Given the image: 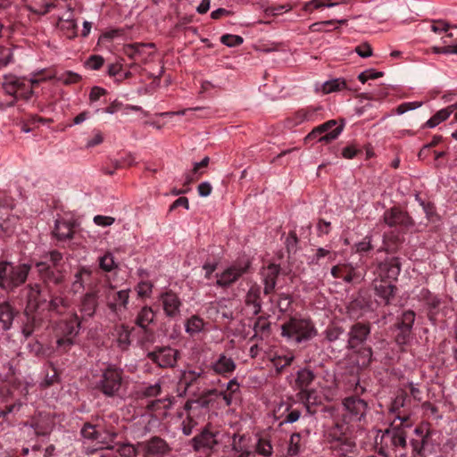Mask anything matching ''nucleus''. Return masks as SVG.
<instances>
[{
	"label": "nucleus",
	"mask_w": 457,
	"mask_h": 457,
	"mask_svg": "<svg viewBox=\"0 0 457 457\" xmlns=\"http://www.w3.org/2000/svg\"><path fill=\"white\" fill-rule=\"evenodd\" d=\"M431 435L427 423L415 428L409 443L403 428L386 429L381 436L379 453L386 457H426Z\"/></svg>",
	"instance_id": "f257e3e1"
},
{
	"label": "nucleus",
	"mask_w": 457,
	"mask_h": 457,
	"mask_svg": "<svg viewBox=\"0 0 457 457\" xmlns=\"http://www.w3.org/2000/svg\"><path fill=\"white\" fill-rule=\"evenodd\" d=\"M401 271L398 257H393L381 262L377 268L373 287L376 295L382 299L386 305L395 297L396 287L393 284Z\"/></svg>",
	"instance_id": "f03ea898"
},
{
	"label": "nucleus",
	"mask_w": 457,
	"mask_h": 457,
	"mask_svg": "<svg viewBox=\"0 0 457 457\" xmlns=\"http://www.w3.org/2000/svg\"><path fill=\"white\" fill-rule=\"evenodd\" d=\"M40 278L46 284L60 286L64 281L63 256L57 250L44 253L41 261L35 263Z\"/></svg>",
	"instance_id": "7ed1b4c3"
},
{
	"label": "nucleus",
	"mask_w": 457,
	"mask_h": 457,
	"mask_svg": "<svg viewBox=\"0 0 457 457\" xmlns=\"http://www.w3.org/2000/svg\"><path fill=\"white\" fill-rule=\"evenodd\" d=\"M370 331L371 326L369 322H356L351 326L347 333L346 347L360 355L362 366L369 365L372 361V349L370 346H365Z\"/></svg>",
	"instance_id": "20e7f679"
},
{
	"label": "nucleus",
	"mask_w": 457,
	"mask_h": 457,
	"mask_svg": "<svg viewBox=\"0 0 457 457\" xmlns=\"http://www.w3.org/2000/svg\"><path fill=\"white\" fill-rule=\"evenodd\" d=\"M281 335L296 343L309 341L317 336V328L311 319L292 317L281 326Z\"/></svg>",
	"instance_id": "39448f33"
},
{
	"label": "nucleus",
	"mask_w": 457,
	"mask_h": 457,
	"mask_svg": "<svg viewBox=\"0 0 457 457\" xmlns=\"http://www.w3.org/2000/svg\"><path fill=\"white\" fill-rule=\"evenodd\" d=\"M30 265H13L9 262H0V288L6 291H12L22 285L29 273Z\"/></svg>",
	"instance_id": "423d86ee"
},
{
	"label": "nucleus",
	"mask_w": 457,
	"mask_h": 457,
	"mask_svg": "<svg viewBox=\"0 0 457 457\" xmlns=\"http://www.w3.org/2000/svg\"><path fill=\"white\" fill-rule=\"evenodd\" d=\"M46 78H37L26 79L25 78H19L14 75H8L4 78L3 88L4 91L14 96L17 99H29L33 94L32 87L34 85H37L42 81H45Z\"/></svg>",
	"instance_id": "0eeeda50"
},
{
	"label": "nucleus",
	"mask_w": 457,
	"mask_h": 457,
	"mask_svg": "<svg viewBox=\"0 0 457 457\" xmlns=\"http://www.w3.org/2000/svg\"><path fill=\"white\" fill-rule=\"evenodd\" d=\"M123 370L115 365L110 364L103 370L97 383L98 389L107 397H113L120 391L122 385Z\"/></svg>",
	"instance_id": "6e6552de"
},
{
	"label": "nucleus",
	"mask_w": 457,
	"mask_h": 457,
	"mask_svg": "<svg viewBox=\"0 0 457 457\" xmlns=\"http://www.w3.org/2000/svg\"><path fill=\"white\" fill-rule=\"evenodd\" d=\"M343 126H337L335 120L326 121L314 128L304 138L309 141L317 138L318 142L329 143L335 140L342 132Z\"/></svg>",
	"instance_id": "1a4fd4ad"
},
{
	"label": "nucleus",
	"mask_w": 457,
	"mask_h": 457,
	"mask_svg": "<svg viewBox=\"0 0 457 457\" xmlns=\"http://www.w3.org/2000/svg\"><path fill=\"white\" fill-rule=\"evenodd\" d=\"M106 304L109 310L119 314L127 308L129 298V290L114 291L112 287L104 288Z\"/></svg>",
	"instance_id": "9d476101"
},
{
	"label": "nucleus",
	"mask_w": 457,
	"mask_h": 457,
	"mask_svg": "<svg viewBox=\"0 0 457 457\" xmlns=\"http://www.w3.org/2000/svg\"><path fill=\"white\" fill-rule=\"evenodd\" d=\"M415 316L416 315L413 311L408 310L403 312L398 319L396 323L398 333L395 337V342L397 345H405L410 341L412 326L415 321Z\"/></svg>",
	"instance_id": "9b49d317"
},
{
	"label": "nucleus",
	"mask_w": 457,
	"mask_h": 457,
	"mask_svg": "<svg viewBox=\"0 0 457 457\" xmlns=\"http://www.w3.org/2000/svg\"><path fill=\"white\" fill-rule=\"evenodd\" d=\"M179 352L171 347H162L149 352L147 358L161 368H172L175 366Z\"/></svg>",
	"instance_id": "f8f14e48"
},
{
	"label": "nucleus",
	"mask_w": 457,
	"mask_h": 457,
	"mask_svg": "<svg viewBox=\"0 0 457 457\" xmlns=\"http://www.w3.org/2000/svg\"><path fill=\"white\" fill-rule=\"evenodd\" d=\"M315 378V374L307 368L298 370L295 386L299 389L300 400H310L312 394H315V391L311 387Z\"/></svg>",
	"instance_id": "ddd939ff"
},
{
	"label": "nucleus",
	"mask_w": 457,
	"mask_h": 457,
	"mask_svg": "<svg viewBox=\"0 0 457 457\" xmlns=\"http://www.w3.org/2000/svg\"><path fill=\"white\" fill-rule=\"evenodd\" d=\"M384 222L389 227H403L408 228L414 225L409 214L399 207H392L386 210L383 215Z\"/></svg>",
	"instance_id": "4468645a"
},
{
	"label": "nucleus",
	"mask_w": 457,
	"mask_h": 457,
	"mask_svg": "<svg viewBox=\"0 0 457 457\" xmlns=\"http://www.w3.org/2000/svg\"><path fill=\"white\" fill-rule=\"evenodd\" d=\"M249 264H233L227 268L220 274H217V285L221 287H227L235 283L240 277L247 272Z\"/></svg>",
	"instance_id": "2eb2a0df"
},
{
	"label": "nucleus",
	"mask_w": 457,
	"mask_h": 457,
	"mask_svg": "<svg viewBox=\"0 0 457 457\" xmlns=\"http://www.w3.org/2000/svg\"><path fill=\"white\" fill-rule=\"evenodd\" d=\"M154 47L155 46L154 43H134L125 45L123 46L122 52L131 60L146 62L148 58L152 55L151 53L146 52V49H153Z\"/></svg>",
	"instance_id": "dca6fc26"
},
{
	"label": "nucleus",
	"mask_w": 457,
	"mask_h": 457,
	"mask_svg": "<svg viewBox=\"0 0 457 457\" xmlns=\"http://www.w3.org/2000/svg\"><path fill=\"white\" fill-rule=\"evenodd\" d=\"M81 320L77 313L66 320H62L57 326V337L76 339L79 333Z\"/></svg>",
	"instance_id": "f3484780"
},
{
	"label": "nucleus",
	"mask_w": 457,
	"mask_h": 457,
	"mask_svg": "<svg viewBox=\"0 0 457 457\" xmlns=\"http://www.w3.org/2000/svg\"><path fill=\"white\" fill-rule=\"evenodd\" d=\"M160 300L166 316L176 318L180 314L181 301L171 290L161 295Z\"/></svg>",
	"instance_id": "a211bd4d"
},
{
	"label": "nucleus",
	"mask_w": 457,
	"mask_h": 457,
	"mask_svg": "<svg viewBox=\"0 0 457 457\" xmlns=\"http://www.w3.org/2000/svg\"><path fill=\"white\" fill-rule=\"evenodd\" d=\"M279 272V265L274 263L269 264L262 269V276L264 283L263 292L265 295L270 294L275 289Z\"/></svg>",
	"instance_id": "6ab92c4d"
},
{
	"label": "nucleus",
	"mask_w": 457,
	"mask_h": 457,
	"mask_svg": "<svg viewBox=\"0 0 457 457\" xmlns=\"http://www.w3.org/2000/svg\"><path fill=\"white\" fill-rule=\"evenodd\" d=\"M219 432H212L204 429L199 436H195L194 447L196 451L212 449L218 443Z\"/></svg>",
	"instance_id": "aec40b11"
},
{
	"label": "nucleus",
	"mask_w": 457,
	"mask_h": 457,
	"mask_svg": "<svg viewBox=\"0 0 457 457\" xmlns=\"http://www.w3.org/2000/svg\"><path fill=\"white\" fill-rule=\"evenodd\" d=\"M98 306L97 291H90L81 297L79 312L85 317H93Z\"/></svg>",
	"instance_id": "412c9836"
},
{
	"label": "nucleus",
	"mask_w": 457,
	"mask_h": 457,
	"mask_svg": "<svg viewBox=\"0 0 457 457\" xmlns=\"http://www.w3.org/2000/svg\"><path fill=\"white\" fill-rule=\"evenodd\" d=\"M58 27L67 38L72 39L77 37V22L71 9L59 19Z\"/></svg>",
	"instance_id": "4be33fe9"
},
{
	"label": "nucleus",
	"mask_w": 457,
	"mask_h": 457,
	"mask_svg": "<svg viewBox=\"0 0 457 457\" xmlns=\"http://www.w3.org/2000/svg\"><path fill=\"white\" fill-rule=\"evenodd\" d=\"M245 303L251 308L252 314L257 315L262 311L261 288L257 285L252 286L246 293Z\"/></svg>",
	"instance_id": "5701e85b"
},
{
	"label": "nucleus",
	"mask_w": 457,
	"mask_h": 457,
	"mask_svg": "<svg viewBox=\"0 0 457 457\" xmlns=\"http://www.w3.org/2000/svg\"><path fill=\"white\" fill-rule=\"evenodd\" d=\"M18 312L9 302L0 303V324L4 330H9Z\"/></svg>",
	"instance_id": "b1692460"
},
{
	"label": "nucleus",
	"mask_w": 457,
	"mask_h": 457,
	"mask_svg": "<svg viewBox=\"0 0 457 457\" xmlns=\"http://www.w3.org/2000/svg\"><path fill=\"white\" fill-rule=\"evenodd\" d=\"M331 275L335 278H342L346 283H352L360 277L354 268L346 264H338L332 267Z\"/></svg>",
	"instance_id": "393cba45"
},
{
	"label": "nucleus",
	"mask_w": 457,
	"mask_h": 457,
	"mask_svg": "<svg viewBox=\"0 0 457 457\" xmlns=\"http://www.w3.org/2000/svg\"><path fill=\"white\" fill-rule=\"evenodd\" d=\"M344 332L345 330L341 327L328 326L324 331L325 339L331 346H343Z\"/></svg>",
	"instance_id": "a878e982"
},
{
	"label": "nucleus",
	"mask_w": 457,
	"mask_h": 457,
	"mask_svg": "<svg viewBox=\"0 0 457 457\" xmlns=\"http://www.w3.org/2000/svg\"><path fill=\"white\" fill-rule=\"evenodd\" d=\"M53 233L58 240L71 239L73 237V226L69 221L57 220Z\"/></svg>",
	"instance_id": "bb28decb"
},
{
	"label": "nucleus",
	"mask_w": 457,
	"mask_h": 457,
	"mask_svg": "<svg viewBox=\"0 0 457 457\" xmlns=\"http://www.w3.org/2000/svg\"><path fill=\"white\" fill-rule=\"evenodd\" d=\"M81 435L84 439L95 442V445L98 448H104L105 445L103 436L95 426L86 424L81 429Z\"/></svg>",
	"instance_id": "cd10ccee"
},
{
	"label": "nucleus",
	"mask_w": 457,
	"mask_h": 457,
	"mask_svg": "<svg viewBox=\"0 0 457 457\" xmlns=\"http://www.w3.org/2000/svg\"><path fill=\"white\" fill-rule=\"evenodd\" d=\"M213 370L218 374L231 373L236 369V363L231 357L220 354L212 365Z\"/></svg>",
	"instance_id": "c85d7f7f"
},
{
	"label": "nucleus",
	"mask_w": 457,
	"mask_h": 457,
	"mask_svg": "<svg viewBox=\"0 0 457 457\" xmlns=\"http://www.w3.org/2000/svg\"><path fill=\"white\" fill-rule=\"evenodd\" d=\"M349 0H311L306 2L303 7L305 12H312L321 7H334L343 4H348Z\"/></svg>",
	"instance_id": "c756f323"
},
{
	"label": "nucleus",
	"mask_w": 457,
	"mask_h": 457,
	"mask_svg": "<svg viewBox=\"0 0 457 457\" xmlns=\"http://www.w3.org/2000/svg\"><path fill=\"white\" fill-rule=\"evenodd\" d=\"M456 108L457 104H452L446 108L439 110L426 122V126L428 128H435L442 121L447 120Z\"/></svg>",
	"instance_id": "7c9ffc66"
},
{
	"label": "nucleus",
	"mask_w": 457,
	"mask_h": 457,
	"mask_svg": "<svg viewBox=\"0 0 457 457\" xmlns=\"http://www.w3.org/2000/svg\"><path fill=\"white\" fill-rule=\"evenodd\" d=\"M346 88V81L342 78H337L324 82L321 85V92L325 95L338 92Z\"/></svg>",
	"instance_id": "2f4dec72"
},
{
	"label": "nucleus",
	"mask_w": 457,
	"mask_h": 457,
	"mask_svg": "<svg viewBox=\"0 0 457 457\" xmlns=\"http://www.w3.org/2000/svg\"><path fill=\"white\" fill-rule=\"evenodd\" d=\"M154 313L150 307H143L136 319V324L142 328H146L154 320Z\"/></svg>",
	"instance_id": "473e14b6"
},
{
	"label": "nucleus",
	"mask_w": 457,
	"mask_h": 457,
	"mask_svg": "<svg viewBox=\"0 0 457 457\" xmlns=\"http://www.w3.org/2000/svg\"><path fill=\"white\" fill-rule=\"evenodd\" d=\"M333 448L342 455H346L349 453H352L353 449L355 448L354 442L348 438V437H343L337 439L333 445Z\"/></svg>",
	"instance_id": "72a5a7b5"
},
{
	"label": "nucleus",
	"mask_w": 457,
	"mask_h": 457,
	"mask_svg": "<svg viewBox=\"0 0 457 457\" xmlns=\"http://www.w3.org/2000/svg\"><path fill=\"white\" fill-rule=\"evenodd\" d=\"M208 313L210 315H216L215 319L217 318V313H220L221 317L224 319L230 320L233 318V312L231 311L227 310L225 304L221 302L211 303L208 307Z\"/></svg>",
	"instance_id": "f704fd0d"
},
{
	"label": "nucleus",
	"mask_w": 457,
	"mask_h": 457,
	"mask_svg": "<svg viewBox=\"0 0 457 457\" xmlns=\"http://www.w3.org/2000/svg\"><path fill=\"white\" fill-rule=\"evenodd\" d=\"M401 391L402 394L398 395L395 400H406L409 397H412L413 400H420L421 397L420 389L412 383L405 385Z\"/></svg>",
	"instance_id": "c9c22d12"
},
{
	"label": "nucleus",
	"mask_w": 457,
	"mask_h": 457,
	"mask_svg": "<svg viewBox=\"0 0 457 457\" xmlns=\"http://www.w3.org/2000/svg\"><path fill=\"white\" fill-rule=\"evenodd\" d=\"M53 421L49 418L44 417L42 420L37 421L31 425L37 436L48 435L52 429Z\"/></svg>",
	"instance_id": "e433bc0d"
},
{
	"label": "nucleus",
	"mask_w": 457,
	"mask_h": 457,
	"mask_svg": "<svg viewBox=\"0 0 457 457\" xmlns=\"http://www.w3.org/2000/svg\"><path fill=\"white\" fill-rule=\"evenodd\" d=\"M68 307L69 302L66 298L61 295L52 296L49 303V308L51 311L56 312L57 313H62Z\"/></svg>",
	"instance_id": "4c0bfd02"
},
{
	"label": "nucleus",
	"mask_w": 457,
	"mask_h": 457,
	"mask_svg": "<svg viewBox=\"0 0 457 457\" xmlns=\"http://www.w3.org/2000/svg\"><path fill=\"white\" fill-rule=\"evenodd\" d=\"M118 344L121 348H127L130 345V331L125 325L118 328Z\"/></svg>",
	"instance_id": "58836bf2"
},
{
	"label": "nucleus",
	"mask_w": 457,
	"mask_h": 457,
	"mask_svg": "<svg viewBox=\"0 0 457 457\" xmlns=\"http://www.w3.org/2000/svg\"><path fill=\"white\" fill-rule=\"evenodd\" d=\"M204 320L197 317H191L186 324V331L190 334H195L200 332L204 328Z\"/></svg>",
	"instance_id": "ea45409f"
},
{
	"label": "nucleus",
	"mask_w": 457,
	"mask_h": 457,
	"mask_svg": "<svg viewBox=\"0 0 457 457\" xmlns=\"http://www.w3.org/2000/svg\"><path fill=\"white\" fill-rule=\"evenodd\" d=\"M401 240L397 235L389 234L384 236V250L386 252H395L397 250Z\"/></svg>",
	"instance_id": "a19ab883"
},
{
	"label": "nucleus",
	"mask_w": 457,
	"mask_h": 457,
	"mask_svg": "<svg viewBox=\"0 0 457 457\" xmlns=\"http://www.w3.org/2000/svg\"><path fill=\"white\" fill-rule=\"evenodd\" d=\"M294 360V354L278 355L272 359V362L276 370L279 372L285 367L289 366Z\"/></svg>",
	"instance_id": "79ce46f5"
},
{
	"label": "nucleus",
	"mask_w": 457,
	"mask_h": 457,
	"mask_svg": "<svg viewBox=\"0 0 457 457\" xmlns=\"http://www.w3.org/2000/svg\"><path fill=\"white\" fill-rule=\"evenodd\" d=\"M75 345V340L66 337H58L56 340V351L60 353H65L69 352L71 347Z\"/></svg>",
	"instance_id": "37998d69"
},
{
	"label": "nucleus",
	"mask_w": 457,
	"mask_h": 457,
	"mask_svg": "<svg viewBox=\"0 0 457 457\" xmlns=\"http://www.w3.org/2000/svg\"><path fill=\"white\" fill-rule=\"evenodd\" d=\"M220 41L225 46L233 47L240 46L244 42V39L241 36L226 34L220 37Z\"/></svg>",
	"instance_id": "c03bdc74"
},
{
	"label": "nucleus",
	"mask_w": 457,
	"mask_h": 457,
	"mask_svg": "<svg viewBox=\"0 0 457 457\" xmlns=\"http://www.w3.org/2000/svg\"><path fill=\"white\" fill-rule=\"evenodd\" d=\"M255 449L259 454L265 457H270L272 454V446L270 443L265 439H259Z\"/></svg>",
	"instance_id": "a18cd8bd"
},
{
	"label": "nucleus",
	"mask_w": 457,
	"mask_h": 457,
	"mask_svg": "<svg viewBox=\"0 0 457 457\" xmlns=\"http://www.w3.org/2000/svg\"><path fill=\"white\" fill-rule=\"evenodd\" d=\"M367 402H343L344 408L349 411L351 416L357 417L359 415V407L365 408Z\"/></svg>",
	"instance_id": "49530a36"
},
{
	"label": "nucleus",
	"mask_w": 457,
	"mask_h": 457,
	"mask_svg": "<svg viewBox=\"0 0 457 457\" xmlns=\"http://www.w3.org/2000/svg\"><path fill=\"white\" fill-rule=\"evenodd\" d=\"M166 450V443L160 438H154L148 444V451L150 453H164Z\"/></svg>",
	"instance_id": "de8ad7c7"
},
{
	"label": "nucleus",
	"mask_w": 457,
	"mask_h": 457,
	"mask_svg": "<svg viewBox=\"0 0 457 457\" xmlns=\"http://www.w3.org/2000/svg\"><path fill=\"white\" fill-rule=\"evenodd\" d=\"M99 266L102 270L104 271H112L114 267V260L111 253L104 254V256L100 257L99 259Z\"/></svg>",
	"instance_id": "09e8293b"
},
{
	"label": "nucleus",
	"mask_w": 457,
	"mask_h": 457,
	"mask_svg": "<svg viewBox=\"0 0 457 457\" xmlns=\"http://www.w3.org/2000/svg\"><path fill=\"white\" fill-rule=\"evenodd\" d=\"M140 393L144 397H155L161 393V386L159 383L154 385L147 386L140 390Z\"/></svg>",
	"instance_id": "8fccbe9b"
},
{
	"label": "nucleus",
	"mask_w": 457,
	"mask_h": 457,
	"mask_svg": "<svg viewBox=\"0 0 457 457\" xmlns=\"http://www.w3.org/2000/svg\"><path fill=\"white\" fill-rule=\"evenodd\" d=\"M28 290V300L29 303L37 302V298L41 293V288L39 284H29L27 286Z\"/></svg>",
	"instance_id": "3c124183"
},
{
	"label": "nucleus",
	"mask_w": 457,
	"mask_h": 457,
	"mask_svg": "<svg viewBox=\"0 0 457 457\" xmlns=\"http://www.w3.org/2000/svg\"><path fill=\"white\" fill-rule=\"evenodd\" d=\"M422 409H423L424 413L428 417H431V418L436 419V420L442 418V415L438 414L437 407L436 405H434L431 402H426L422 405Z\"/></svg>",
	"instance_id": "603ef678"
},
{
	"label": "nucleus",
	"mask_w": 457,
	"mask_h": 457,
	"mask_svg": "<svg viewBox=\"0 0 457 457\" xmlns=\"http://www.w3.org/2000/svg\"><path fill=\"white\" fill-rule=\"evenodd\" d=\"M104 62L101 55H91L86 62V66L91 70H99Z\"/></svg>",
	"instance_id": "864d4df0"
},
{
	"label": "nucleus",
	"mask_w": 457,
	"mask_h": 457,
	"mask_svg": "<svg viewBox=\"0 0 457 457\" xmlns=\"http://www.w3.org/2000/svg\"><path fill=\"white\" fill-rule=\"evenodd\" d=\"M300 435L293 434L290 437V444L288 447V453L290 455H296L299 453Z\"/></svg>",
	"instance_id": "5fc2aeb1"
},
{
	"label": "nucleus",
	"mask_w": 457,
	"mask_h": 457,
	"mask_svg": "<svg viewBox=\"0 0 457 457\" xmlns=\"http://www.w3.org/2000/svg\"><path fill=\"white\" fill-rule=\"evenodd\" d=\"M298 244V237L295 231H290L286 239V245L288 252H295Z\"/></svg>",
	"instance_id": "6e6d98bb"
},
{
	"label": "nucleus",
	"mask_w": 457,
	"mask_h": 457,
	"mask_svg": "<svg viewBox=\"0 0 457 457\" xmlns=\"http://www.w3.org/2000/svg\"><path fill=\"white\" fill-rule=\"evenodd\" d=\"M420 106H421V103L420 102L403 103L397 106L396 112L401 115L408 111L415 110Z\"/></svg>",
	"instance_id": "4d7b16f0"
},
{
	"label": "nucleus",
	"mask_w": 457,
	"mask_h": 457,
	"mask_svg": "<svg viewBox=\"0 0 457 457\" xmlns=\"http://www.w3.org/2000/svg\"><path fill=\"white\" fill-rule=\"evenodd\" d=\"M357 253H366L372 249L371 238L365 237L361 242L355 245Z\"/></svg>",
	"instance_id": "13d9d810"
},
{
	"label": "nucleus",
	"mask_w": 457,
	"mask_h": 457,
	"mask_svg": "<svg viewBox=\"0 0 457 457\" xmlns=\"http://www.w3.org/2000/svg\"><path fill=\"white\" fill-rule=\"evenodd\" d=\"M80 79V75L72 71H67L60 78V79L62 80L64 84H74L79 82Z\"/></svg>",
	"instance_id": "bf43d9fd"
},
{
	"label": "nucleus",
	"mask_w": 457,
	"mask_h": 457,
	"mask_svg": "<svg viewBox=\"0 0 457 457\" xmlns=\"http://www.w3.org/2000/svg\"><path fill=\"white\" fill-rule=\"evenodd\" d=\"M115 219L111 216L96 215L94 217V222L102 227H108L113 224Z\"/></svg>",
	"instance_id": "052dcab7"
},
{
	"label": "nucleus",
	"mask_w": 457,
	"mask_h": 457,
	"mask_svg": "<svg viewBox=\"0 0 457 457\" xmlns=\"http://www.w3.org/2000/svg\"><path fill=\"white\" fill-rule=\"evenodd\" d=\"M328 256L331 258V253L329 250L320 247L317 249L316 253L312 257L311 263L318 264L321 258Z\"/></svg>",
	"instance_id": "680f3d73"
},
{
	"label": "nucleus",
	"mask_w": 457,
	"mask_h": 457,
	"mask_svg": "<svg viewBox=\"0 0 457 457\" xmlns=\"http://www.w3.org/2000/svg\"><path fill=\"white\" fill-rule=\"evenodd\" d=\"M291 302H292V299L289 295H285V294L279 295L278 301V308L280 309V311L286 312L289 308Z\"/></svg>",
	"instance_id": "e2e57ef3"
},
{
	"label": "nucleus",
	"mask_w": 457,
	"mask_h": 457,
	"mask_svg": "<svg viewBox=\"0 0 457 457\" xmlns=\"http://www.w3.org/2000/svg\"><path fill=\"white\" fill-rule=\"evenodd\" d=\"M232 451L235 453V457H246L247 451L246 449L237 446V435L233 436L232 440Z\"/></svg>",
	"instance_id": "0e129e2a"
},
{
	"label": "nucleus",
	"mask_w": 457,
	"mask_h": 457,
	"mask_svg": "<svg viewBox=\"0 0 457 457\" xmlns=\"http://www.w3.org/2000/svg\"><path fill=\"white\" fill-rule=\"evenodd\" d=\"M107 91L100 87H92L90 94H89V100L91 102H96L100 99L102 96L106 95Z\"/></svg>",
	"instance_id": "69168bd1"
},
{
	"label": "nucleus",
	"mask_w": 457,
	"mask_h": 457,
	"mask_svg": "<svg viewBox=\"0 0 457 457\" xmlns=\"http://www.w3.org/2000/svg\"><path fill=\"white\" fill-rule=\"evenodd\" d=\"M355 51L361 57L363 58H367L372 55L371 46L367 43L357 46Z\"/></svg>",
	"instance_id": "338daca9"
},
{
	"label": "nucleus",
	"mask_w": 457,
	"mask_h": 457,
	"mask_svg": "<svg viewBox=\"0 0 457 457\" xmlns=\"http://www.w3.org/2000/svg\"><path fill=\"white\" fill-rule=\"evenodd\" d=\"M433 53L435 54H457V45L456 46H434L432 48Z\"/></svg>",
	"instance_id": "774afa93"
}]
</instances>
